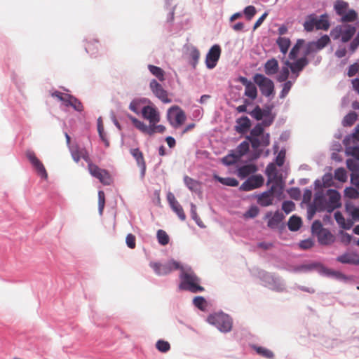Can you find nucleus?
Segmentation results:
<instances>
[{
  "label": "nucleus",
  "instance_id": "obj_1",
  "mask_svg": "<svg viewBox=\"0 0 359 359\" xmlns=\"http://www.w3.org/2000/svg\"><path fill=\"white\" fill-rule=\"evenodd\" d=\"M334 10L342 24L334 27L330 31V36L334 40L341 39L343 43H346L356 32V27L349 23L357 21L358 14L354 9L349 8L348 3L344 0H337L334 3Z\"/></svg>",
  "mask_w": 359,
  "mask_h": 359
},
{
  "label": "nucleus",
  "instance_id": "obj_2",
  "mask_svg": "<svg viewBox=\"0 0 359 359\" xmlns=\"http://www.w3.org/2000/svg\"><path fill=\"white\" fill-rule=\"evenodd\" d=\"M180 271L182 283L180 285V288L181 290H188L193 293L203 292L204 290V287L199 285L200 279L191 268L182 266Z\"/></svg>",
  "mask_w": 359,
  "mask_h": 359
},
{
  "label": "nucleus",
  "instance_id": "obj_3",
  "mask_svg": "<svg viewBox=\"0 0 359 359\" xmlns=\"http://www.w3.org/2000/svg\"><path fill=\"white\" fill-rule=\"evenodd\" d=\"M246 139L251 143L254 149L259 147H267L270 144V135L269 133L264 134V127L262 124H257L250 131V135L247 136Z\"/></svg>",
  "mask_w": 359,
  "mask_h": 359
},
{
  "label": "nucleus",
  "instance_id": "obj_4",
  "mask_svg": "<svg viewBox=\"0 0 359 359\" xmlns=\"http://www.w3.org/2000/svg\"><path fill=\"white\" fill-rule=\"evenodd\" d=\"M330 26L327 14L321 15L319 18L313 14L310 15L304 23V29L307 32H312L314 28L327 31Z\"/></svg>",
  "mask_w": 359,
  "mask_h": 359
},
{
  "label": "nucleus",
  "instance_id": "obj_5",
  "mask_svg": "<svg viewBox=\"0 0 359 359\" xmlns=\"http://www.w3.org/2000/svg\"><path fill=\"white\" fill-rule=\"evenodd\" d=\"M207 320L223 332H229L232 327L231 319L223 313L211 314L208 317Z\"/></svg>",
  "mask_w": 359,
  "mask_h": 359
},
{
  "label": "nucleus",
  "instance_id": "obj_6",
  "mask_svg": "<svg viewBox=\"0 0 359 359\" xmlns=\"http://www.w3.org/2000/svg\"><path fill=\"white\" fill-rule=\"evenodd\" d=\"M254 82L259 87L262 93L269 97L274 93L273 82L263 74H256L253 77Z\"/></svg>",
  "mask_w": 359,
  "mask_h": 359
},
{
  "label": "nucleus",
  "instance_id": "obj_7",
  "mask_svg": "<svg viewBox=\"0 0 359 359\" xmlns=\"http://www.w3.org/2000/svg\"><path fill=\"white\" fill-rule=\"evenodd\" d=\"M150 266L154 269L158 276H165L173 270L181 269L180 264L175 260H170L163 264L158 262H151Z\"/></svg>",
  "mask_w": 359,
  "mask_h": 359
},
{
  "label": "nucleus",
  "instance_id": "obj_8",
  "mask_svg": "<svg viewBox=\"0 0 359 359\" xmlns=\"http://www.w3.org/2000/svg\"><path fill=\"white\" fill-rule=\"evenodd\" d=\"M168 119L174 128H178L184 123L186 115L180 107L172 106L168 111Z\"/></svg>",
  "mask_w": 359,
  "mask_h": 359
},
{
  "label": "nucleus",
  "instance_id": "obj_9",
  "mask_svg": "<svg viewBox=\"0 0 359 359\" xmlns=\"http://www.w3.org/2000/svg\"><path fill=\"white\" fill-rule=\"evenodd\" d=\"M88 171L92 176L99 180L104 185H109L112 182V178L109 172L104 169L99 168L93 162L88 165Z\"/></svg>",
  "mask_w": 359,
  "mask_h": 359
},
{
  "label": "nucleus",
  "instance_id": "obj_10",
  "mask_svg": "<svg viewBox=\"0 0 359 359\" xmlns=\"http://www.w3.org/2000/svg\"><path fill=\"white\" fill-rule=\"evenodd\" d=\"M221 48L219 45L212 46L205 57V65L208 69H213L216 67L221 55Z\"/></svg>",
  "mask_w": 359,
  "mask_h": 359
},
{
  "label": "nucleus",
  "instance_id": "obj_11",
  "mask_svg": "<svg viewBox=\"0 0 359 359\" xmlns=\"http://www.w3.org/2000/svg\"><path fill=\"white\" fill-rule=\"evenodd\" d=\"M264 182V179L262 175H252L241 184L240 189L245 191H249L261 187L263 185Z\"/></svg>",
  "mask_w": 359,
  "mask_h": 359
},
{
  "label": "nucleus",
  "instance_id": "obj_12",
  "mask_svg": "<svg viewBox=\"0 0 359 359\" xmlns=\"http://www.w3.org/2000/svg\"><path fill=\"white\" fill-rule=\"evenodd\" d=\"M26 156L37 172L38 175H39L42 178L46 179L48 174L45 167L42 162L36 157L35 153L33 151H27Z\"/></svg>",
  "mask_w": 359,
  "mask_h": 359
},
{
  "label": "nucleus",
  "instance_id": "obj_13",
  "mask_svg": "<svg viewBox=\"0 0 359 359\" xmlns=\"http://www.w3.org/2000/svg\"><path fill=\"white\" fill-rule=\"evenodd\" d=\"M149 88L155 96L161 100L163 103L171 102V100L168 97V92L158 82H157L156 80L152 79L150 81Z\"/></svg>",
  "mask_w": 359,
  "mask_h": 359
},
{
  "label": "nucleus",
  "instance_id": "obj_14",
  "mask_svg": "<svg viewBox=\"0 0 359 359\" xmlns=\"http://www.w3.org/2000/svg\"><path fill=\"white\" fill-rule=\"evenodd\" d=\"M72 157L73 160L78 163L81 158H83L88 165L92 163L88 151L85 148H80L78 145L69 147Z\"/></svg>",
  "mask_w": 359,
  "mask_h": 359
},
{
  "label": "nucleus",
  "instance_id": "obj_15",
  "mask_svg": "<svg viewBox=\"0 0 359 359\" xmlns=\"http://www.w3.org/2000/svg\"><path fill=\"white\" fill-rule=\"evenodd\" d=\"M142 116L149 121V123H158L160 114L156 107L150 105L144 106L141 109Z\"/></svg>",
  "mask_w": 359,
  "mask_h": 359
},
{
  "label": "nucleus",
  "instance_id": "obj_16",
  "mask_svg": "<svg viewBox=\"0 0 359 359\" xmlns=\"http://www.w3.org/2000/svg\"><path fill=\"white\" fill-rule=\"evenodd\" d=\"M238 81L245 86V95L252 100L257 97V89L254 83L244 76H240Z\"/></svg>",
  "mask_w": 359,
  "mask_h": 359
},
{
  "label": "nucleus",
  "instance_id": "obj_17",
  "mask_svg": "<svg viewBox=\"0 0 359 359\" xmlns=\"http://www.w3.org/2000/svg\"><path fill=\"white\" fill-rule=\"evenodd\" d=\"M308 60L306 57H301L298 59L294 62H290L288 60L285 62V65L289 67L293 74H296V77L298 76L299 73L302 71V69L306 67L308 64Z\"/></svg>",
  "mask_w": 359,
  "mask_h": 359
},
{
  "label": "nucleus",
  "instance_id": "obj_18",
  "mask_svg": "<svg viewBox=\"0 0 359 359\" xmlns=\"http://www.w3.org/2000/svg\"><path fill=\"white\" fill-rule=\"evenodd\" d=\"M275 189L276 187L273 185L269 191L258 196L257 203L263 207L271 205L273 203Z\"/></svg>",
  "mask_w": 359,
  "mask_h": 359
},
{
  "label": "nucleus",
  "instance_id": "obj_19",
  "mask_svg": "<svg viewBox=\"0 0 359 359\" xmlns=\"http://www.w3.org/2000/svg\"><path fill=\"white\" fill-rule=\"evenodd\" d=\"M330 42V39L327 35H323L316 41L309 43L308 45L307 54L312 51H316L323 49Z\"/></svg>",
  "mask_w": 359,
  "mask_h": 359
},
{
  "label": "nucleus",
  "instance_id": "obj_20",
  "mask_svg": "<svg viewBox=\"0 0 359 359\" xmlns=\"http://www.w3.org/2000/svg\"><path fill=\"white\" fill-rule=\"evenodd\" d=\"M251 126V121L248 116H242L236 120L235 130L240 134L246 133Z\"/></svg>",
  "mask_w": 359,
  "mask_h": 359
},
{
  "label": "nucleus",
  "instance_id": "obj_21",
  "mask_svg": "<svg viewBox=\"0 0 359 359\" xmlns=\"http://www.w3.org/2000/svg\"><path fill=\"white\" fill-rule=\"evenodd\" d=\"M337 260L343 264L359 265V255L355 253H345L337 257Z\"/></svg>",
  "mask_w": 359,
  "mask_h": 359
},
{
  "label": "nucleus",
  "instance_id": "obj_22",
  "mask_svg": "<svg viewBox=\"0 0 359 359\" xmlns=\"http://www.w3.org/2000/svg\"><path fill=\"white\" fill-rule=\"evenodd\" d=\"M266 217L269 218L268 226L271 229H275L278 227L284 219V215L279 212H276L273 215L271 212H269L266 214Z\"/></svg>",
  "mask_w": 359,
  "mask_h": 359
},
{
  "label": "nucleus",
  "instance_id": "obj_23",
  "mask_svg": "<svg viewBox=\"0 0 359 359\" xmlns=\"http://www.w3.org/2000/svg\"><path fill=\"white\" fill-rule=\"evenodd\" d=\"M318 239L320 244L328 245L334 243V236L328 230L323 229L318 232Z\"/></svg>",
  "mask_w": 359,
  "mask_h": 359
},
{
  "label": "nucleus",
  "instance_id": "obj_24",
  "mask_svg": "<svg viewBox=\"0 0 359 359\" xmlns=\"http://www.w3.org/2000/svg\"><path fill=\"white\" fill-rule=\"evenodd\" d=\"M327 196H329V203L331 210L339 208L340 206V195L339 192L334 189H329L327 191Z\"/></svg>",
  "mask_w": 359,
  "mask_h": 359
},
{
  "label": "nucleus",
  "instance_id": "obj_25",
  "mask_svg": "<svg viewBox=\"0 0 359 359\" xmlns=\"http://www.w3.org/2000/svg\"><path fill=\"white\" fill-rule=\"evenodd\" d=\"M130 154L135 158L138 166L142 170V175H144L146 170V163L142 152L139 149L136 148L131 149Z\"/></svg>",
  "mask_w": 359,
  "mask_h": 359
},
{
  "label": "nucleus",
  "instance_id": "obj_26",
  "mask_svg": "<svg viewBox=\"0 0 359 359\" xmlns=\"http://www.w3.org/2000/svg\"><path fill=\"white\" fill-rule=\"evenodd\" d=\"M279 65L278 60L272 58L266 61L264 65V72L266 75H273L278 71Z\"/></svg>",
  "mask_w": 359,
  "mask_h": 359
},
{
  "label": "nucleus",
  "instance_id": "obj_27",
  "mask_svg": "<svg viewBox=\"0 0 359 359\" xmlns=\"http://www.w3.org/2000/svg\"><path fill=\"white\" fill-rule=\"evenodd\" d=\"M257 167L255 164H248L240 167L238 169V175L241 178H245L250 174L256 172Z\"/></svg>",
  "mask_w": 359,
  "mask_h": 359
},
{
  "label": "nucleus",
  "instance_id": "obj_28",
  "mask_svg": "<svg viewBox=\"0 0 359 359\" xmlns=\"http://www.w3.org/2000/svg\"><path fill=\"white\" fill-rule=\"evenodd\" d=\"M334 219L338 224L343 229H349L353 225V222L351 220L346 221L343 215L339 211L334 213Z\"/></svg>",
  "mask_w": 359,
  "mask_h": 359
},
{
  "label": "nucleus",
  "instance_id": "obj_29",
  "mask_svg": "<svg viewBox=\"0 0 359 359\" xmlns=\"http://www.w3.org/2000/svg\"><path fill=\"white\" fill-rule=\"evenodd\" d=\"M184 182L187 188L191 191L197 192L201 189V184L199 182L189 177V176H185L184 177Z\"/></svg>",
  "mask_w": 359,
  "mask_h": 359
},
{
  "label": "nucleus",
  "instance_id": "obj_30",
  "mask_svg": "<svg viewBox=\"0 0 359 359\" xmlns=\"http://www.w3.org/2000/svg\"><path fill=\"white\" fill-rule=\"evenodd\" d=\"M128 117L136 128H137L141 132L149 135L150 125L147 126L142 121L138 120L137 118H136L135 117H133L132 116H128Z\"/></svg>",
  "mask_w": 359,
  "mask_h": 359
},
{
  "label": "nucleus",
  "instance_id": "obj_31",
  "mask_svg": "<svg viewBox=\"0 0 359 359\" xmlns=\"http://www.w3.org/2000/svg\"><path fill=\"white\" fill-rule=\"evenodd\" d=\"M189 56L190 64L192 65L193 68L195 69L201 57L200 51L196 47H192L189 50Z\"/></svg>",
  "mask_w": 359,
  "mask_h": 359
},
{
  "label": "nucleus",
  "instance_id": "obj_32",
  "mask_svg": "<svg viewBox=\"0 0 359 359\" xmlns=\"http://www.w3.org/2000/svg\"><path fill=\"white\" fill-rule=\"evenodd\" d=\"M148 69L160 81H165V72L163 69L153 65H149Z\"/></svg>",
  "mask_w": 359,
  "mask_h": 359
},
{
  "label": "nucleus",
  "instance_id": "obj_33",
  "mask_svg": "<svg viewBox=\"0 0 359 359\" xmlns=\"http://www.w3.org/2000/svg\"><path fill=\"white\" fill-rule=\"evenodd\" d=\"M249 142L248 140L243 141L237 146L235 150H233L240 158L249 151Z\"/></svg>",
  "mask_w": 359,
  "mask_h": 359
},
{
  "label": "nucleus",
  "instance_id": "obj_34",
  "mask_svg": "<svg viewBox=\"0 0 359 359\" xmlns=\"http://www.w3.org/2000/svg\"><path fill=\"white\" fill-rule=\"evenodd\" d=\"M270 111L262 110L259 106H256L255 109L250 113V114L256 120H262L264 117L269 115Z\"/></svg>",
  "mask_w": 359,
  "mask_h": 359
},
{
  "label": "nucleus",
  "instance_id": "obj_35",
  "mask_svg": "<svg viewBox=\"0 0 359 359\" xmlns=\"http://www.w3.org/2000/svg\"><path fill=\"white\" fill-rule=\"evenodd\" d=\"M358 114L355 111H351L346 115L342 121V125L344 127L352 126L357 121Z\"/></svg>",
  "mask_w": 359,
  "mask_h": 359
},
{
  "label": "nucleus",
  "instance_id": "obj_36",
  "mask_svg": "<svg viewBox=\"0 0 359 359\" xmlns=\"http://www.w3.org/2000/svg\"><path fill=\"white\" fill-rule=\"evenodd\" d=\"M345 208L346 212L351 216L352 219L359 222V208L355 207L351 203H346Z\"/></svg>",
  "mask_w": 359,
  "mask_h": 359
},
{
  "label": "nucleus",
  "instance_id": "obj_37",
  "mask_svg": "<svg viewBox=\"0 0 359 359\" xmlns=\"http://www.w3.org/2000/svg\"><path fill=\"white\" fill-rule=\"evenodd\" d=\"M287 225L290 231H297L301 227L302 219L300 217L293 215L290 218Z\"/></svg>",
  "mask_w": 359,
  "mask_h": 359
},
{
  "label": "nucleus",
  "instance_id": "obj_38",
  "mask_svg": "<svg viewBox=\"0 0 359 359\" xmlns=\"http://www.w3.org/2000/svg\"><path fill=\"white\" fill-rule=\"evenodd\" d=\"M215 179L219 182L221 184L229 186V187H236L238 185V181L233 177H221L217 175H215Z\"/></svg>",
  "mask_w": 359,
  "mask_h": 359
},
{
  "label": "nucleus",
  "instance_id": "obj_39",
  "mask_svg": "<svg viewBox=\"0 0 359 359\" xmlns=\"http://www.w3.org/2000/svg\"><path fill=\"white\" fill-rule=\"evenodd\" d=\"M276 42L280 48V51L283 54H285L290 46V39L285 37H278Z\"/></svg>",
  "mask_w": 359,
  "mask_h": 359
},
{
  "label": "nucleus",
  "instance_id": "obj_40",
  "mask_svg": "<svg viewBox=\"0 0 359 359\" xmlns=\"http://www.w3.org/2000/svg\"><path fill=\"white\" fill-rule=\"evenodd\" d=\"M240 158L235 153L234 151H232L231 154L226 155L222 158V163L226 165H231L236 163Z\"/></svg>",
  "mask_w": 359,
  "mask_h": 359
},
{
  "label": "nucleus",
  "instance_id": "obj_41",
  "mask_svg": "<svg viewBox=\"0 0 359 359\" xmlns=\"http://www.w3.org/2000/svg\"><path fill=\"white\" fill-rule=\"evenodd\" d=\"M346 163L348 169L351 170L352 173L359 172V163L358 160L348 158L346 160Z\"/></svg>",
  "mask_w": 359,
  "mask_h": 359
},
{
  "label": "nucleus",
  "instance_id": "obj_42",
  "mask_svg": "<svg viewBox=\"0 0 359 359\" xmlns=\"http://www.w3.org/2000/svg\"><path fill=\"white\" fill-rule=\"evenodd\" d=\"M157 239L158 243L162 245H165L169 243V236L167 233L162 230L159 229L157 231Z\"/></svg>",
  "mask_w": 359,
  "mask_h": 359
},
{
  "label": "nucleus",
  "instance_id": "obj_43",
  "mask_svg": "<svg viewBox=\"0 0 359 359\" xmlns=\"http://www.w3.org/2000/svg\"><path fill=\"white\" fill-rule=\"evenodd\" d=\"M158 123H150L149 135L155 133H163L165 130V127L163 125H157Z\"/></svg>",
  "mask_w": 359,
  "mask_h": 359
},
{
  "label": "nucleus",
  "instance_id": "obj_44",
  "mask_svg": "<svg viewBox=\"0 0 359 359\" xmlns=\"http://www.w3.org/2000/svg\"><path fill=\"white\" fill-rule=\"evenodd\" d=\"M304 41L303 39H299L297 43L294 46L289 53V57L290 60H294L298 54L300 47L303 45Z\"/></svg>",
  "mask_w": 359,
  "mask_h": 359
},
{
  "label": "nucleus",
  "instance_id": "obj_45",
  "mask_svg": "<svg viewBox=\"0 0 359 359\" xmlns=\"http://www.w3.org/2000/svg\"><path fill=\"white\" fill-rule=\"evenodd\" d=\"M156 348L162 353L168 352L170 348V344L164 340H158L156 344Z\"/></svg>",
  "mask_w": 359,
  "mask_h": 359
},
{
  "label": "nucleus",
  "instance_id": "obj_46",
  "mask_svg": "<svg viewBox=\"0 0 359 359\" xmlns=\"http://www.w3.org/2000/svg\"><path fill=\"white\" fill-rule=\"evenodd\" d=\"M69 107H72L74 110L77 111H82L83 110V104L76 97H72V100L69 104Z\"/></svg>",
  "mask_w": 359,
  "mask_h": 359
},
{
  "label": "nucleus",
  "instance_id": "obj_47",
  "mask_svg": "<svg viewBox=\"0 0 359 359\" xmlns=\"http://www.w3.org/2000/svg\"><path fill=\"white\" fill-rule=\"evenodd\" d=\"M344 195L349 198L356 199L359 198V191L353 187H348L344 190Z\"/></svg>",
  "mask_w": 359,
  "mask_h": 359
},
{
  "label": "nucleus",
  "instance_id": "obj_48",
  "mask_svg": "<svg viewBox=\"0 0 359 359\" xmlns=\"http://www.w3.org/2000/svg\"><path fill=\"white\" fill-rule=\"evenodd\" d=\"M288 68L290 67L287 66L282 67L280 74L277 76V81L278 82L286 81V80L288 79L290 74Z\"/></svg>",
  "mask_w": 359,
  "mask_h": 359
},
{
  "label": "nucleus",
  "instance_id": "obj_49",
  "mask_svg": "<svg viewBox=\"0 0 359 359\" xmlns=\"http://www.w3.org/2000/svg\"><path fill=\"white\" fill-rule=\"evenodd\" d=\"M334 177L339 181L345 182L346 180V172L344 168H337L334 172Z\"/></svg>",
  "mask_w": 359,
  "mask_h": 359
},
{
  "label": "nucleus",
  "instance_id": "obj_50",
  "mask_svg": "<svg viewBox=\"0 0 359 359\" xmlns=\"http://www.w3.org/2000/svg\"><path fill=\"white\" fill-rule=\"evenodd\" d=\"M191 215L192 219L196 222V224L201 226L203 227V224L201 219L199 218L197 212H196V207L194 203L191 204Z\"/></svg>",
  "mask_w": 359,
  "mask_h": 359
},
{
  "label": "nucleus",
  "instance_id": "obj_51",
  "mask_svg": "<svg viewBox=\"0 0 359 359\" xmlns=\"http://www.w3.org/2000/svg\"><path fill=\"white\" fill-rule=\"evenodd\" d=\"M255 349L257 353L263 357L266 358H272L273 357V352L266 348L257 347Z\"/></svg>",
  "mask_w": 359,
  "mask_h": 359
},
{
  "label": "nucleus",
  "instance_id": "obj_52",
  "mask_svg": "<svg viewBox=\"0 0 359 359\" xmlns=\"http://www.w3.org/2000/svg\"><path fill=\"white\" fill-rule=\"evenodd\" d=\"M141 103L140 100H133L129 105V109L135 114H139L142 109Z\"/></svg>",
  "mask_w": 359,
  "mask_h": 359
},
{
  "label": "nucleus",
  "instance_id": "obj_53",
  "mask_svg": "<svg viewBox=\"0 0 359 359\" xmlns=\"http://www.w3.org/2000/svg\"><path fill=\"white\" fill-rule=\"evenodd\" d=\"M292 86V82L290 81H287L283 84V89L280 93V97L281 99L285 98L287 95Z\"/></svg>",
  "mask_w": 359,
  "mask_h": 359
},
{
  "label": "nucleus",
  "instance_id": "obj_54",
  "mask_svg": "<svg viewBox=\"0 0 359 359\" xmlns=\"http://www.w3.org/2000/svg\"><path fill=\"white\" fill-rule=\"evenodd\" d=\"M105 204V195L103 191H98V207L100 214L102 215Z\"/></svg>",
  "mask_w": 359,
  "mask_h": 359
},
{
  "label": "nucleus",
  "instance_id": "obj_55",
  "mask_svg": "<svg viewBox=\"0 0 359 359\" xmlns=\"http://www.w3.org/2000/svg\"><path fill=\"white\" fill-rule=\"evenodd\" d=\"M256 8L253 6H248L244 9V14L248 20H250L256 14Z\"/></svg>",
  "mask_w": 359,
  "mask_h": 359
},
{
  "label": "nucleus",
  "instance_id": "obj_56",
  "mask_svg": "<svg viewBox=\"0 0 359 359\" xmlns=\"http://www.w3.org/2000/svg\"><path fill=\"white\" fill-rule=\"evenodd\" d=\"M193 303L195 306L200 309L201 310H203L204 307L205 306V299L201 296L196 297L193 299Z\"/></svg>",
  "mask_w": 359,
  "mask_h": 359
},
{
  "label": "nucleus",
  "instance_id": "obj_57",
  "mask_svg": "<svg viewBox=\"0 0 359 359\" xmlns=\"http://www.w3.org/2000/svg\"><path fill=\"white\" fill-rule=\"evenodd\" d=\"M172 209L177 215L181 220L184 221L186 219V215L182 205L180 203L172 208Z\"/></svg>",
  "mask_w": 359,
  "mask_h": 359
},
{
  "label": "nucleus",
  "instance_id": "obj_58",
  "mask_svg": "<svg viewBox=\"0 0 359 359\" xmlns=\"http://www.w3.org/2000/svg\"><path fill=\"white\" fill-rule=\"evenodd\" d=\"M259 213V208L257 206H252L248 211L244 214V217L246 218H254Z\"/></svg>",
  "mask_w": 359,
  "mask_h": 359
},
{
  "label": "nucleus",
  "instance_id": "obj_59",
  "mask_svg": "<svg viewBox=\"0 0 359 359\" xmlns=\"http://www.w3.org/2000/svg\"><path fill=\"white\" fill-rule=\"evenodd\" d=\"M126 242L128 247L130 249H134L136 246V238L135 236L132 233L127 235Z\"/></svg>",
  "mask_w": 359,
  "mask_h": 359
},
{
  "label": "nucleus",
  "instance_id": "obj_60",
  "mask_svg": "<svg viewBox=\"0 0 359 359\" xmlns=\"http://www.w3.org/2000/svg\"><path fill=\"white\" fill-rule=\"evenodd\" d=\"M357 73L359 74V65L358 63H354L348 67L347 75L349 77H352L355 76Z\"/></svg>",
  "mask_w": 359,
  "mask_h": 359
},
{
  "label": "nucleus",
  "instance_id": "obj_61",
  "mask_svg": "<svg viewBox=\"0 0 359 359\" xmlns=\"http://www.w3.org/2000/svg\"><path fill=\"white\" fill-rule=\"evenodd\" d=\"M294 208V203L292 201H285L283 203L282 209L286 212L290 213Z\"/></svg>",
  "mask_w": 359,
  "mask_h": 359
},
{
  "label": "nucleus",
  "instance_id": "obj_62",
  "mask_svg": "<svg viewBox=\"0 0 359 359\" xmlns=\"http://www.w3.org/2000/svg\"><path fill=\"white\" fill-rule=\"evenodd\" d=\"M167 199H168V201L171 207L173 208L174 206L177 205V204H179L178 201L176 200L174 194L171 192H169L167 195Z\"/></svg>",
  "mask_w": 359,
  "mask_h": 359
},
{
  "label": "nucleus",
  "instance_id": "obj_63",
  "mask_svg": "<svg viewBox=\"0 0 359 359\" xmlns=\"http://www.w3.org/2000/svg\"><path fill=\"white\" fill-rule=\"evenodd\" d=\"M348 154L353 156L355 159L359 161V147H351L347 151Z\"/></svg>",
  "mask_w": 359,
  "mask_h": 359
},
{
  "label": "nucleus",
  "instance_id": "obj_64",
  "mask_svg": "<svg viewBox=\"0 0 359 359\" xmlns=\"http://www.w3.org/2000/svg\"><path fill=\"white\" fill-rule=\"evenodd\" d=\"M351 182L359 189V172L351 175Z\"/></svg>",
  "mask_w": 359,
  "mask_h": 359
}]
</instances>
